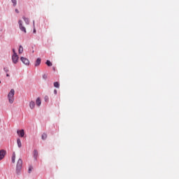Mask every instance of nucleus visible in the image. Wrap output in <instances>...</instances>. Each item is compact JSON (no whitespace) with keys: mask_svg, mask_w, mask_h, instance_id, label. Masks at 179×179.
I'll return each mask as SVG.
<instances>
[{"mask_svg":"<svg viewBox=\"0 0 179 179\" xmlns=\"http://www.w3.org/2000/svg\"><path fill=\"white\" fill-rule=\"evenodd\" d=\"M22 167H23V160L20 158L17 160L16 165V173L17 174V176L20 174V171H22Z\"/></svg>","mask_w":179,"mask_h":179,"instance_id":"obj_1","label":"nucleus"},{"mask_svg":"<svg viewBox=\"0 0 179 179\" xmlns=\"http://www.w3.org/2000/svg\"><path fill=\"white\" fill-rule=\"evenodd\" d=\"M15 159H16V153L14 152H13V155L11 157L12 163L15 164Z\"/></svg>","mask_w":179,"mask_h":179,"instance_id":"obj_12","label":"nucleus"},{"mask_svg":"<svg viewBox=\"0 0 179 179\" xmlns=\"http://www.w3.org/2000/svg\"><path fill=\"white\" fill-rule=\"evenodd\" d=\"M38 157V151H37V150H34V159L35 160H37Z\"/></svg>","mask_w":179,"mask_h":179,"instance_id":"obj_10","label":"nucleus"},{"mask_svg":"<svg viewBox=\"0 0 179 179\" xmlns=\"http://www.w3.org/2000/svg\"><path fill=\"white\" fill-rule=\"evenodd\" d=\"M19 54L23 53V46L20 45L19 50H18Z\"/></svg>","mask_w":179,"mask_h":179,"instance_id":"obj_16","label":"nucleus"},{"mask_svg":"<svg viewBox=\"0 0 179 179\" xmlns=\"http://www.w3.org/2000/svg\"><path fill=\"white\" fill-rule=\"evenodd\" d=\"M57 90H54V94H57Z\"/></svg>","mask_w":179,"mask_h":179,"instance_id":"obj_28","label":"nucleus"},{"mask_svg":"<svg viewBox=\"0 0 179 179\" xmlns=\"http://www.w3.org/2000/svg\"><path fill=\"white\" fill-rule=\"evenodd\" d=\"M33 33L36 34V27H34Z\"/></svg>","mask_w":179,"mask_h":179,"instance_id":"obj_27","label":"nucleus"},{"mask_svg":"<svg viewBox=\"0 0 179 179\" xmlns=\"http://www.w3.org/2000/svg\"><path fill=\"white\" fill-rule=\"evenodd\" d=\"M41 64V58L38 57L37 58L35 62V66H40Z\"/></svg>","mask_w":179,"mask_h":179,"instance_id":"obj_8","label":"nucleus"},{"mask_svg":"<svg viewBox=\"0 0 179 179\" xmlns=\"http://www.w3.org/2000/svg\"><path fill=\"white\" fill-rule=\"evenodd\" d=\"M49 97H48V96H47V95H45V97H44V100H45V101L47 103V102H48V100H49Z\"/></svg>","mask_w":179,"mask_h":179,"instance_id":"obj_20","label":"nucleus"},{"mask_svg":"<svg viewBox=\"0 0 179 179\" xmlns=\"http://www.w3.org/2000/svg\"><path fill=\"white\" fill-rule=\"evenodd\" d=\"M3 71L4 72H6V73H8V72H9V69L6 68V67H4L3 68Z\"/></svg>","mask_w":179,"mask_h":179,"instance_id":"obj_22","label":"nucleus"},{"mask_svg":"<svg viewBox=\"0 0 179 179\" xmlns=\"http://www.w3.org/2000/svg\"><path fill=\"white\" fill-rule=\"evenodd\" d=\"M6 155V150H0V160H2L3 157H5Z\"/></svg>","mask_w":179,"mask_h":179,"instance_id":"obj_6","label":"nucleus"},{"mask_svg":"<svg viewBox=\"0 0 179 179\" xmlns=\"http://www.w3.org/2000/svg\"><path fill=\"white\" fill-rule=\"evenodd\" d=\"M32 170H33V167L31 166H30L28 169V173L30 174V173H31Z\"/></svg>","mask_w":179,"mask_h":179,"instance_id":"obj_21","label":"nucleus"},{"mask_svg":"<svg viewBox=\"0 0 179 179\" xmlns=\"http://www.w3.org/2000/svg\"><path fill=\"white\" fill-rule=\"evenodd\" d=\"M13 55H17V53L16 52V50L15 49H13Z\"/></svg>","mask_w":179,"mask_h":179,"instance_id":"obj_24","label":"nucleus"},{"mask_svg":"<svg viewBox=\"0 0 179 179\" xmlns=\"http://www.w3.org/2000/svg\"><path fill=\"white\" fill-rule=\"evenodd\" d=\"M36 106H38V107H40L41 106V99H40V97H38L36 99Z\"/></svg>","mask_w":179,"mask_h":179,"instance_id":"obj_11","label":"nucleus"},{"mask_svg":"<svg viewBox=\"0 0 179 179\" xmlns=\"http://www.w3.org/2000/svg\"><path fill=\"white\" fill-rule=\"evenodd\" d=\"M8 99L10 104H13V101H15V90L11 89L10 91L8 92Z\"/></svg>","mask_w":179,"mask_h":179,"instance_id":"obj_2","label":"nucleus"},{"mask_svg":"<svg viewBox=\"0 0 179 179\" xmlns=\"http://www.w3.org/2000/svg\"><path fill=\"white\" fill-rule=\"evenodd\" d=\"M0 83H1V81H0Z\"/></svg>","mask_w":179,"mask_h":179,"instance_id":"obj_30","label":"nucleus"},{"mask_svg":"<svg viewBox=\"0 0 179 179\" xmlns=\"http://www.w3.org/2000/svg\"><path fill=\"white\" fill-rule=\"evenodd\" d=\"M47 78H48V76L46 74L43 75V79H44L45 80H47Z\"/></svg>","mask_w":179,"mask_h":179,"instance_id":"obj_23","label":"nucleus"},{"mask_svg":"<svg viewBox=\"0 0 179 179\" xmlns=\"http://www.w3.org/2000/svg\"><path fill=\"white\" fill-rule=\"evenodd\" d=\"M18 24H19L20 29L21 30V31H23L24 33H27V31H26V27L23 26V21H22V20H20L18 21Z\"/></svg>","mask_w":179,"mask_h":179,"instance_id":"obj_3","label":"nucleus"},{"mask_svg":"<svg viewBox=\"0 0 179 179\" xmlns=\"http://www.w3.org/2000/svg\"><path fill=\"white\" fill-rule=\"evenodd\" d=\"M34 107H36V103L34 101H31L29 102V108H31V110H33Z\"/></svg>","mask_w":179,"mask_h":179,"instance_id":"obj_9","label":"nucleus"},{"mask_svg":"<svg viewBox=\"0 0 179 179\" xmlns=\"http://www.w3.org/2000/svg\"><path fill=\"white\" fill-rule=\"evenodd\" d=\"M33 27H36V24H35V21H33Z\"/></svg>","mask_w":179,"mask_h":179,"instance_id":"obj_25","label":"nucleus"},{"mask_svg":"<svg viewBox=\"0 0 179 179\" xmlns=\"http://www.w3.org/2000/svg\"><path fill=\"white\" fill-rule=\"evenodd\" d=\"M17 134L18 136L23 138L24 136V129L17 130Z\"/></svg>","mask_w":179,"mask_h":179,"instance_id":"obj_7","label":"nucleus"},{"mask_svg":"<svg viewBox=\"0 0 179 179\" xmlns=\"http://www.w3.org/2000/svg\"><path fill=\"white\" fill-rule=\"evenodd\" d=\"M41 138H42L43 141H45V139H47V134H42Z\"/></svg>","mask_w":179,"mask_h":179,"instance_id":"obj_18","label":"nucleus"},{"mask_svg":"<svg viewBox=\"0 0 179 179\" xmlns=\"http://www.w3.org/2000/svg\"><path fill=\"white\" fill-rule=\"evenodd\" d=\"M6 76H7V77H9V73H7V74H6Z\"/></svg>","mask_w":179,"mask_h":179,"instance_id":"obj_29","label":"nucleus"},{"mask_svg":"<svg viewBox=\"0 0 179 179\" xmlns=\"http://www.w3.org/2000/svg\"><path fill=\"white\" fill-rule=\"evenodd\" d=\"M22 19L24 21V22L26 23V24H30V20H29V18L23 16Z\"/></svg>","mask_w":179,"mask_h":179,"instance_id":"obj_13","label":"nucleus"},{"mask_svg":"<svg viewBox=\"0 0 179 179\" xmlns=\"http://www.w3.org/2000/svg\"><path fill=\"white\" fill-rule=\"evenodd\" d=\"M53 85L55 87H56L57 89H59V83L55 82Z\"/></svg>","mask_w":179,"mask_h":179,"instance_id":"obj_15","label":"nucleus"},{"mask_svg":"<svg viewBox=\"0 0 179 179\" xmlns=\"http://www.w3.org/2000/svg\"><path fill=\"white\" fill-rule=\"evenodd\" d=\"M20 59H21L22 62L24 64V65H27V66L30 65V61H29V59H27L26 57H21Z\"/></svg>","mask_w":179,"mask_h":179,"instance_id":"obj_4","label":"nucleus"},{"mask_svg":"<svg viewBox=\"0 0 179 179\" xmlns=\"http://www.w3.org/2000/svg\"><path fill=\"white\" fill-rule=\"evenodd\" d=\"M12 61L13 63L17 64L19 62V56L17 55H13Z\"/></svg>","mask_w":179,"mask_h":179,"instance_id":"obj_5","label":"nucleus"},{"mask_svg":"<svg viewBox=\"0 0 179 179\" xmlns=\"http://www.w3.org/2000/svg\"><path fill=\"white\" fill-rule=\"evenodd\" d=\"M45 64L48 66H52V63L50 60H47Z\"/></svg>","mask_w":179,"mask_h":179,"instance_id":"obj_17","label":"nucleus"},{"mask_svg":"<svg viewBox=\"0 0 179 179\" xmlns=\"http://www.w3.org/2000/svg\"><path fill=\"white\" fill-rule=\"evenodd\" d=\"M12 3H13V6H16L17 4V1L16 0H11Z\"/></svg>","mask_w":179,"mask_h":179,"instance_id":"obj_19","label":"nucleus"},{"mask_svg":"<svg viewBox=\"0 0 179 179\" xmlns=\"http://www.w3.org/2000/svg\"><path fill=\"white\" fill-rule=\"evenodd\" d=\"M15 10L16 13H19V10L17 8H16Z\"/></svg>","mask_w":179,"mask_h":179,"instance_id":"obj_26","label":"nucleus"},{"mask_svg":"<svg viewBox=\"0 0 179 179\" xmlns=\"http://www.w3.org/2000/svg\"><path fill=\"white\" fill-rule=\"evenodd\" d=\"M17 145L18 148H22V141H20V138L17 139Z\"/></svg>","mask_w":179,"mask_h":179,"instance_id":"obj_14","label":"nucleus"}]
</instances>
